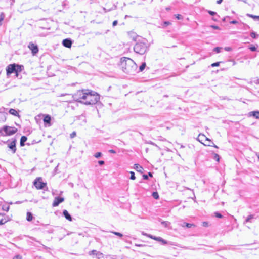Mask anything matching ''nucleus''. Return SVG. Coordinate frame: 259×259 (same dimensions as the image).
<instances>
[{
  "label": "nucleus",
  "mask_w": 259,
  "mask_h": 259,
  "mask_svg": "<svg viewBox=\"0 0 259 259\" xmlns=\"http://www.w3.org/2000/svg\"><path fill=\"white\" fill-rule=\"evenodd\" d=\"M215 215L216 217L219 218H222L223 217L221 213H220L218 212L215 213Z\"/></svg>",
  "instance_id": "42"
},
{
  "label": "nucleus",
  "mask_w": 259,
  "mask_h": 259,
  "mask_svg": "<svg viewBox=\"0 0 259 259\" xmlns=\"http://www.w3.org/2000/svg\"><path fill=\"white\" fill-rule=\"evenodd\" d=\"M212 19L214 20V21H217V19L215 18H213Z\"/></svg>",
  "instance_id": "58"
},
{
  "label": "nucleus",
  "mask_w": 259,
  "mask_h": 259,
  "mask_svg": "<svg viewBox=\"0 0 259 259\" xmlns=\"http://www.w3.org/2000/svg\"><path fill=\"white\" fill-rule=\"evenodd\" d=\"M161 224L165 227L167 228V227H169V225H170V223L168 221H162L161 222Z\"/></svg>",
  "instance_id": "26"
},
{
  "label": "nucleus",
  "mask_w": 259,
  "mask_h": 259,
  "mask_svg": "<svg viewBox=\"0 0 259 259\" xmlns=\"http://www.w3.org/2000/svg\"><path fill=\"white\" fill-rule=\"evenodd\" d=\"M249 49L252 51V52H254V51H255L257 49L256 47H255V46H251L249 48Z\"/></svg>",
  "instance_id": "37"
},
{
  "label": "nucleus",
  "mask_w": 259,
  "mask_h": 259,
  "mask_svg": "<svg viewBox=\"0 0 259 259\" xmlns=\"http://www.w3.org/2000/svg\"><path fill=\"white\" fill-rule=\"evenodd\" d=\"M134 168L138 172H142V170H143V168L141 167L140 165L136 164H135Z\"/></svg>",
  "instance_id": "23"
},
{
  "label": "nucleus",
  "mask_w": 259,
  "mask_h": 259,
  "mask_svg": "<svg viewBox=\"0 0 259 259\" xmlns=\"http://www.w3.org/2000/svg\"><path fill=\"white\" fill-rule=\"evenodd\" d=\"M34 186L37 189H42L47 185L46 183L42 181L40 177L36 178L33 182Z\"/></svg>",
  "instance_id": "7"
},
{
  "label": "nucleus",
  "mask_w": 259,
  "mask_h": 259,
  "mask_svg": "<svg viewBox=\"0 0 259 259\" xmlns=\"http://www.w3.org/2000/svg\"><path fill=\"white\" fill-rule=\"evenodd\" d=\"M63 45L66 48H70L72 45V41L70 39L66 38L63 40Z\"/></svg>",
  "instance_id": "14"
},
{
  "label": "nucleus",
  "mask_w": 259,
  "mask_h": 259,
  "mask_svg": "<svg viewBox=\"0 0 259 259\" xmlns=\"http://www.w3.org/2000/svg\"><path fill=\"white\" fill-rule=\"evenodd\" d=\"M122 70L126 73L134 74L137 72V65L131 58L123 57L121 59Z\"/></svg>",
  "instance_id": "1"
},
{
  "label": "nucleus",
  "mask_w": 259,
  "mask_h": 259,
  "mask_svg": "<svg viewBox=\"0 0 259 259\" xmlns=\"http://www.w3.org/2000/svg\"><path fill=\"white\" fill-rule=\"evenodd\" d=\"M138 41L134 47V51L137 54L143 55L146 52L145 39L141 37H138Z\"/></svg>",
  "instance_id": "3"
},
{
  "label": "nucleus",
  "mask_w": 259,
  "mask_h": 259,
  "mask_svg": "<svg viewBox=\"0 0 259 259\" xmlns=\"http://www.w3.org/2000/svg\"><path fill=\"white\" fill-rule=\"evenodd\" d=\"M63 214L64 217L69 221H72V217L66 210H64L63 211Z\"/></svg>",
  "instance_id": "21"
},
{
  "label": "nucleus",
  "mask_w": 259,
  "mask_h": 259,
  "mask_svg": "<svg viewBox=\"0 0 259 259\" xmlns=\"http://www.w3.org/2000/svg\"><path fill=\"white\" fill-rule=\"evenodd\" d=\"M13 259H22V257L19 255H17L14 256Z\"/></svg>",
  "instance_id": "46"
},
{
  "label": "nucleus",
  "mask_w": 259,
  "mask_h": 259,
  "mask_svg": "<svg viewBox=\"0 0 259 259\" xmlns=\"http://www.w3.org/2000/svg\"><path fill=\"white\" fill-rule=\"evenodd\" d=\"M112 233L120 237H122L123 236L122 234H121L119 232L113 231V232H112Z\"/></svg>",
  "instance_id": "32"
},
{
  "label": "nucleus",
  "mask_w": 259,
  "mask_h": 259,
  "mask_svg": "<svg viewBox=\"0 0 259 259\" xmlns=\"http://www.w3.org/2000/svg\"><path fill=\"white\" fill-rule=\"evenodd\" d=\"M211 27L214 29H219V27L217 26L212 25Z\"/></svg>",
  "instance_id": "51"
},
{
  "label": "nucleus",
  "mask_w": 259,
  "mask_h": 259,
  "mask_svg": "<svg viewBox=\"0 0 259 259\" xmlns=\"http://www.w3.org/2000/svg\"><path fill=\"white\" fill-rule=\"evenodd\" d=\"M207 12L211 15L213 16L217 14L216 12L210 10L207 11Z\"/></svg>",
  "instance_id": "40"
},
{
  "label": "nucleus",
  "mask_w": 259,
  "mask_h": 259,
  "mask_svg": "<svg viewBox=\"0 0 259 259\" xmlns=\"http://www.w3.org/2000/svg\"><path fill=\"white\" fill-rule=\"evenodd\" d=\"M168 23H169L168 22H165L166 24H168Z\"/></svg>",
  "instance_id": "59"
},
{
  "label": "nucleus",
  "mask_w": 259,
  "mask_h": 259,
  "mask_svg": "<svg viewBox=\"0 0 259 259\" xmlns=\"http://www.w3.org/2000/svg\"><path fill=\"white\" fill-rule=\"evenodd\" d=\"M152 196L155 199H158L159 198V195L157 192H153L152 194Z\"/></svg>",
  "instance_id": "28"
},
{
  "label": "nucleus",
  "mask_w": 259,
  "mask_h": 259,
  "mask_svg": "<svg viewBox=\"0 0 259 259\" xmlns=\"http://www.w3.org/2000/svg\"><path fill=\"white\" fill-rule=\"evenodd\" d=\"M9 220L10 219L8 216L5 214L0 213V225H3Z\"/></svg>",
  "instance_id": "12"
},
{
  "label": "nucleus",
  "mask_w": 259,
  "mask_h": 259,
  "mask_svg": "<svg viewBox=\"0 0 259 259\" xmlns=\"http://www.w3.org/2000/svg\"><path fill=\"white\" fill-rule=\"evenodd\" d=\"M147 237H148L151 239H153L156 241L161 242L163 244H166L167 243V241L164 240L160 237H156L151 235L147 234Z\"/></svg>",
  "instance_id": "10"
},
{
  "label": "nucleus",
  "mask_w": 259,
  "mask_h": 259,
  "mask_svg": "<svg viewBox=\"0 0 259 259\" xmlns=\"http://www.w3.org/2000/svg\"><path fill=\"white\" fill-rule=\"evenodd\" d=\"M148 176H149L150 177H152V174L150 172H148Z\"/></svg>",
  "instance_id": "55"
},
{
  "label": "nucleus",
  "mask_w": 259,
  "mask_h": 259,
  "mask_svg": "<svg viewBox=\"0 0 259 259\" xmlns=\"http://www.w3.org/2000/svg\"><path fill=\"white\" fill-rule=\"evenodd\" d=\"M195 225L193 224H190V223H184L182 225V227H185L186 226V227L187 228H191L192 227V226H194Z\"/></svg>",
  "instance_id": "27"
},
{
  "label": "nucleus",
  "mask_w": 259,
  "mask_h": 259,
  "mask_svg": "<svg viewBox=\"0 0 259 259\" xmlns=\"http://www.w3.org/2000/svg\"><path fill=\"white\" fill-rule=\"evenodd\" d=\"M181 17V16L180 15H178V16H177V18L178 19H180Z\"/></svg>",
  "instance_id": "54"
},
{
  "label": "nucleus",
  "mask_w": 259,
  "mask_h": 259,
  "mask_svg": "<svg viewBox=\"0 0 259 259\" xmlns=\"http://www.w3.org/2000/svg\"><path fill=\"white\" fill-rule=\"evenodd\" d=\"M33 219V215L32 213L30 212H28L27 213V218L26 219L28 221H31Z\"/></svg>",
  "instance_id": "25"
},
{
  "label": "nucleus",
  "mask_w": 259,
  "mask_h": 259,
  "mask_svg": "<svg viewBox=\"0 0 259 259\" xmlns=\"http://www.w3.org/2000/svg\"><path fill=\"white\" fill-rule=\"evenodd\" d=\"M225 50L226 51H230L232 50V49L231 48L229 47H226L225 48Z\"/></svg>",
  "instance_id": "45"
},
{
  "label": "nucleus",
  "mask_w": 259,
  "mask_h": 259,
  "mask_svg": "<svg viewBox=\"0 0 259 259\" xmlns=\"http://www.w3.org/2000/svg\"><path fill=\"white\" fill-rule=\"evenodd\" d=\"M17 132V128L15 127H12L5 125L0 128V135L2 136H11Z\"/></svg>",
  "instance_id": "5"
},
{
  "label": "nucleus",
  "mask_w": 259,
  "mask_h": 259,
  "mask_svg": "<svg viewBox=\"0 0 259 259\" xmlns=\"http://www.w3.org/2000/svg\"><path fill=\"white\" fill-rule=\"evenodd\" d=\"M257 19H259V16L257 17Z\"/></svg>",
  "instance_id": "60"
},
{
  "label": "nucleus",
  "mask_w": 259,
  "mask_h": 259,
  "mask_svg": "<svg viewBox=\"0 0 259 259\" xmlns=\"http://www.w3.org/2000/svg\"><path fill=\"white\" fill-rule=\"evenodd\" d=\"M102 155V153L101 152H97L96 153H95V154L94 155V156L97 158H98L99 157H100Z\"/></svg>",
  "instance_id": "35"
},
{
  "label": "nucleus",
  "mask_w": 259,
  "mask_h": 259,
  "mask_svg": "<svg viewBox=\"0 0 259 259\" xmlns=\"http://www.w3.org/2000/svg\"><path fill=\"white\" fill-rule=\"evenodd\" d=\"M5 18V14L4 13H1L0 14V26L2 25V22L4 20Z\"/></svg>",
  "instance_id": "30"
},
{
  "label": "nucleus",
  "mask_w": 259,
  "mask_h": 259,
  "mask_svg": "<svg viewBox=\"0 0 259 259\" xmlns=\"http://www.w3.org/2000/svg\"><path fill=\"white\" fill-rule=\"evenodd\" d=\"M24 69L23 65L16 64H10L6 68L7 75L9 76L12 73H15V76L18 77V73Z\"/></svg>",
  "instance_id": "4"
},
{
  "label": "nucleus",
  "mask_w": 259,
  "mask_h": 259,
  "mask_svg": "<svg viewBox=\"0 0 259 259\" xmlns=\"http://www.w3.org/2000/svg\"><path fill=\"white\" fill-rule=\"evenodd\" d=\"M214 159H215L217 161H219L220 159L219 155L217 154H215Z\"/></svg>",
  "instance_id": "43"
},
{
  "label": "nucleus",
  "mask_w": 259,
  "mask_h": 259,
  "mask_svg": "<svg viewBox=\"0 0 259 259\" xmlns=\"http://www.w3.org/2000/svg\"><path fill=\"white\" fill-rule=\"evenodd\" d=\"M7 115V114L6 113L0 111V124L6 121Z\"/></svg>",
  "instance_id": "16"
},
{
  "label": "nucleus",
  "mask_w": 259,
  "mask_h": 259,
  "mask_svg": "<svg viewBox=\"0 0 259 259\" xmlns=\"http://www.w3.org/2000/svg\"><path fill=\"white\" fill-rule=\"evenodd\" d=\"M27 137L25 136H23L21 137L20 143L21 146H23L24 145V143L27 141Z\"/></svg>",
  "instance_id": "22"
},
{
  "label": "nucleus",
  "mask_w": 259,
  "mask_h": 259,
  "mask_svg": "<svg viewBox=\"0 0 259 259\" xmlns=\"http://www.w3.org/2000/svg\"><path fill=\"white\" fill-rule=\"evenodd\" d=\"M223 0H218L217 1V3L218 4H220L222 2Z\"/></svg>",
  "instance_id": "53"
},
{
  "label": "nucleus",
  "mask_w": 259,
  "mask_h": 259,
  "mask_svg": "<svg viewBox=\"0 0 259 259\" xmlns=\"http://www.w3.org/2000/svg\"><path fill=\"white\" fill-rule=\"evenodd\" d=\"M43 121L45 123L48 124V126H50L51 125V117L49 115H44Z\"/></svg>",
  "instance_id": "15"
},
{
  "label": "nucleus",
  "mask_w": 259,
  "mask_h": 259,
  "mask_svg": "<svg viewBox=\"0 0 259 259\" xmlns=\"http://www.w3.org/2000/svg\"><path fill=\"white\" fill-rule=\"evenodd\" d=\"M221 48L220 47H215L213 49V51L217 53H219L221 51Z\"/></svg>",
  "instance_id": "33"
},
{
  "label": "nucleus",
  "mask_w": 259,
  "mask_h": 259,
  "mask_svg": "<svg viewBox=\"0 0 259 259\" xmlns=\"http://www.w3.org/2000/svg\"><path fill=\"white\" fill-rule=\"evenodd\" d=\"M247 16H249L250 18H252L253 19H257V17L258 16H255L252 14H247Z\"/></svg>",
  "instance_id": "41"
},
{
  "label": "nucleus",
  "mask_w": 259,
  "mask_h": 259,
  "mask_svg": "<svg viewBox=\"0 0 259 259\" xmlns=\"http://www.w3.org/2000/svg\"><path fill=\"white\" fill-rule=\"evenodd\" d=\"M203 145H204L205 146H213V147H214L215 148H218V146L217 145H215L213 143V142L212 141H211L208 138H207V140L205 141L203 143Z\"/></svg>",
  "instance_id": "17"
},
{
  "label": "nucleus",
  "mask_w": 259,
  "mask_h": 259,
  "mask_svg": "<svg viewBox=\"0 0 259 259\" xmlns=\"http://www.w3.org/2000/svg\"><path fill=\"white\" fill-rule=\"evenodd\" d=\"M130 174H131L130 179L131 180H135L136 179V177L135 176V173L133 171H131Z\"/></svg>",
  "instance_id": "34"
},
{
  "label": "nucleus",
  "mask_w": 259,
  "mask_h": 259,
  "mask_svg": "<svg viewBox=\"0 0 259 259\" xmlns=\"http://www.w3.org/2000/svg\"><path fill=\"white\" fill-rule=\"evenodd\" d=\"M153 0H150L151 2H152Z\"/></svg>",
  "instance_id": "61"
},
{
  "label": "nucleus",
  "mask_w": 259,
  "mask_h": 259,
  "mask_svg": "<svg viewBox=\"0 0 259 259\" xmlns=\"http://www.w3.org/2000/svg\"><path fill=\"white\" fill-rule=\"evenodd\" d=\"M256 155L257 156L258 160H259V153H256Z\"/></svg>",
  "instance_id": "57"
},
{
  "label": "nucleus",
  "mask_w": 259,
  "mask_h": 259,
  "mask_svg": "<svg viewBox=\"0 0 259 259\" xmlns=\"http://www.w3.org/2000/svg\"><path fill=\"white\" fill-rule=\"evenodd\" d=\"M89 254L90 255H95L97 259H100L103 257V254L102 252L98 251L96 250H93L90 251Z\"/></svg>",
  "instance_id": "9"
},
{
  "label": "nucleus",
  "mask_w": 259,
  "mask_h": 259,
  "mask_svg": "<svg viewBox=\"0 0 259 259\" xmlns=\"http://www.w3.org/2000/svg\"><path fill=\"white\" fill-rule=\"evenodd\" d=\"M117 24H118V21L117 20L114 21L112 23L113 26H116L117 25Z\"/></svg>",
  "instance_id": "47"
},
{
  "label": "nucleus",
  "mask_w": 259,
  "mask_h": 259,
  "mask_svg": "<svg viewBox=\"0 0 259 259\" xmlns=\"http://www.w3.org/2000/svg\"><path fill=\"white\" fill-rule=\"evenodd\" d=\"M249 115L250 116H253L255 117L256 119H259V111H251L249 113Z\"/></svg>",
  "instance_id": "20"
},
{
  "label": "nucleus",
  "mask_w": 259,
  "mask_h": 259,
  "mask_svg": "<svg viewBox=\"0 0 259 259\" xmlns=\"http://www.w3.org/2000/svg\"><path fill=\"white\" fill-rule=\"evenodd\" d=\"M145 67H146V62L142 63L141 65L140 66L139 71H143L145 69Z\"/></svg>",
  "instance_id": "29"
},
{
  "label": "nucleus",
  "mask_w": 259,
  "mask_h": 259,
  "mask_svg": "<svg viewBox=\"0 0 259 259\" xmlns=\"http://www.w3.org/2000/svg\"><path fill=\"white\" fill-rule=\"evenodd\" d=\"M128 35L130 37L132 38L133 40L135 41H138V37H140L139 36H137L136 34L134 32H130L128 33Z\"/></svg>",
  "instance_id": "19"
},
{
  "label": "nucleus",
  "mask_w": 259,
  "mask_h": 259,
  "mask_svg": "<svg viewBox=\"0 0 259 259\" xmlns=\"http://www.w3.org/2000/svg\"><path fill=\"white\" fill-rule=\"evenodd\" d=\"M9 112L10 114L15 115V116L18 115V113L17 112V111L15 109H10L9 110Z\"/></svg>",
  "instance_id": "24"
},
{
  "label": "nucleus",
  "mask_w": 259,
  "mask_h": 259,
  "mask_svg": "<svg viewBox=\"0 0 259 259\" xmlns=\"http://www.w3.org/2000/svg\"><path fill=\"white\" fill-rule=\"evenodd\" d=\"M64 200V199L63 197H56L53 201L52 206L53 207H56L58 206L60 203L63 202Z\"/></svg>",
  "instance_id": "11"
},
{
  "label": "nucleus",
  "mask_w": 259,
  "mask_h": 259,
  "mask_svg": "<svg viewBox=\"0 0 259 259\" xmlns=\"http://www.w3.org/2000/svg\"><path fill=\"white\" fill-rule=\"evenodd\" d=\"M230 23L231 24H236L238 23V22L236 20H233V21H231Z\"/></svg>",
  "instance_id": "49"
},
{
  "label": "nucleus",
  "mask_w": 259,
  "mask_h": 259,
  "mask_svg": "<svg viewBox=\"0 0 259 259\" xmlns=\"http://www.w3.org/2000/svg\"><path fill=\"white\" fill-rule=\"evenodd\" d=\"M109 152L111 153H115L116 152L115 150H113V149H110L109 150Z\"/></svg>",
  "instance_id": "52"
},
{
  "label": "nucleus",
  "mask_w": 259,
  "mask_h": 259,
  "mask_svg": "<svg viewBox=\"0 0 259 259\" xmlns=\"http://www.w3.org/2000/svg\"><path fill=\"white\" fill-rule=\"evenodd\" d=\"M87 90H82L78 91L73 95V99L77 102L83 103L85 95H87Z\"/></svg>",
  "instance_id": "6"
},
{
  "label": "nucleus",
  "mask_w": 259,
  "mask_h": 259,
  "mask_svg": "<svg viewBox=\"0 0 259 259\" xmlns=\"http://www.w3.org/2000/svg\"><path fill=\"white\" fill-rule=\"evenodd\" d=\"M76 136V132H73L70 134V138H73Z\"/></svg>",
  "instance_id": "44"
},
{
  "label": "nucleus",
  "mask_w": 259,
  "mask_h": 259,
  "mask_svg": "<svg viewBox=\"0 0 259 259\" xmlns=\"http://www.w3.org/2000/svg\"><path fill=\"white\" fill-rule=\"evenodd\" d=\"M221 63V62H215V63H212L211 66L212 67H215V66H219V65H220V63Z\"/></svg>",
  "instance_id": "39"
},
{
  "label": "nucleus",
  "mask_w": 259,
  "mask_h": 259,
  "mask_svg": "<svg viewBox=\"0 0 259 259\" xmlns=\"http://www.w3.org/2000/svg\"><path fill=\"white\" fill-rule=\"evenodd\" d=\"M85 92L87 95L85 96L83 104L85 105H94L99 101L100 97L97 93L89 90H87Z\"/></svg>",
  "instance_id": "2"
},
{
  "label": "nucleus",
  "mask_w": 259,
  "mask_h": 259,
  "mask_svg": "<svg viewBox=\"0 0 259 259\" xmlns=\"http://www.w3.org/2000/svg\"><path fill=\"white\" fill-rule=\"evenodd\" d=\"M252 218H253V215H250L247 217V218H246V219L245 220V222H249L250 221V220L252 219Z\"/></svg>",
  "instance_id": "36"
},
{
  "label": "nucleus",
  "mask_w": 259,
  "mask_h": 259,
  "mask_svg": "<svg viewBox=\"0 0 259 259\" xmlns=\"http://www.w3.org/2000/svg\"><path fill=\"white\" fill-rule=\"evenodd\" d=\"M250 35L253 38H255L257 36V35L256 34V33L254 32H251L250 33Z\"/></svg>",
  "instance_id": "38"
},
{
  "label": "nucleus",
  "mask_w": 259,
  "mask_h": 259,
  "mask_svg": "<svg viewBox=\"0 0 259 259\" xmlns=\"http://www.w3.org/2000/svg\"><path fill=\"white\" fill-rule=\"evenodd\" d=\"M207 137H206L204 134H199L197 137V140L203 144L204 141L207 140Z\"/></svg>",
  "instance_id": "18"
},
{
  "label": "nucleus",
  "mask_w": 259,
  "mask_h": 259,
  "mask_svg": "<svg viewBox=\"0 0 259 259\" xmlns=\"http://www.w3.org/2000/svg\"><path fill=\"white\" fill-rule=\"evenodd\" d=\"M143 178L144 180H146V174L143 175Z\"/></svg>",
  "instance_id": "56"
},
{
  "label": "nucleus",
  "mask_w": 259,
  "mask_h": 259,
  "mask_svg": "<svg viewBox=\"0 0 259 259\" xmlns=\"http://www.w3.org/2000/svg\"><path fill=\"white\" fill-rule=\"evenodd\" d=\"M16 140L15 139H14L13 141H12L10 143H9L8 145V147L10 149L12 150V152L13 153H15L16 152Z\"/></svg>",
  "instance_id": "13"
},
{
  "label": "nucleus",
  "mask_w": 259,
  "mask_h": 259,
  "mask_svg": "<svg viewBox=\"0 0 259 259\" xmlns=\"http://www.w3.org/2000/svg\"><path fill=\"white\" fill-rule=\"evenodd\" d=\"M29 49L31 51L33 55L36 54L38 52V48L37 45L31 42L28 45Z\"/></svg>",
  "instance_id": "8"
},
{
  "label": "nucleus",
  "mask_w": 259,
  "mask_h": 259,
  "mask_svg": "<svg viewBox=\"0 0 259 259\" xmlns=\"http://www.w3.org/2000/svg\"><path fill=\"white\" fill-rule=\"evenodd\" d=\"M98 163H99V165H103L105 163V162L103 160H100V161H98Z\"/></svg>",
  "instance_id": "48"
},
{
  "label": "nucleus",
  "mask_w": 259,
  "mask_h": 259,
  "mask_svg": "<svg viewBox=\"0 0 259 259\" xmlns=\"http://www.w3.org/2000/svg\"><path fill=\"white\" fill-rule=\"evenodd\" d=\"M2 208L4 211L8 212L9 210L10 207L7 205H3Z\"/></svg>",
  "instance_id": "31"
},
{
  "label": "nucleus",
  "mask_w": 259,
  "mask_h": 259,
  "mask_svg": "<svg viewBox=\"0 0 259 259\" xmlns=\"http://www.w3.org/2000/svg\"><path fill=\"white\" fill-rule=\"evenodd\" d=\"M208 223L207 222H203V226H204V227H207L208 226Z\"/></svg>",
  "instance_id": "50"
}]
</instances>
